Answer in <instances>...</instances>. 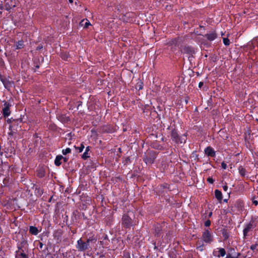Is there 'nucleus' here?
<instances>
[{"label":"nucleus","instance_id":"13d9d810","mask_svg":"<svg viewBox=\"0 0 258 258\" xmlns=\"http://www.w3.org/2000/svg\"><path fill=\"white\" fill-rule=\"evenodd\" d=\"M203 85H204L203 82H200L199 83V88H201L202 87V86H203Z\"/></svg>","mask_w":258,"mask_h":258},{"label":"nucleus","instance_id":"c756f323","mask_svg":"<svg viewBox=\"0 0 258 258\" xmlns=\"http://www.w3.org/2000/svg\"><path fill=\"white\" fill-rule=\"evenodd\" d=\"M14 46L15 47V49H20L24 47V41L23 40H21L16 42Z\"/></svg>","mask_w":258,"mask_h":258},{"label":"nucleus","instance_id":"49530a36","mask_svg":"<svg viewBox=\"0 0 258 258\" xmlns=\"http://www.w3.org/2000/svg\"><path fill=\"white\" fill-rule=\"evenodd\" d=\"M240 255V253H238L237 256H233L230 254H228L226 257V258H238V256Z\"/></svg>","mask_w":258,"mask_h":258},{"label":"nucleus","instance_id":"5fc2aeb1","mask_svg":"<svg viewBox=\"0 0 258 258\" xmlns=\"http://www.w3.org/2000/svg\"><path fill=\"white\" fill-rule=\"evenodd\" d=\"M252 204L253 205H254V206H256L258 205V202H257V201L255 200L254 199H253Z\"/></svg>","mask_w":258,"mask_h":258},{"label":"nucleus","instance_id":"412c9836","mask_svg":"<svg viewBox=\"0 0 258 258\" xmlns=\"http://www.w3.org/2000/svg\"><path fill=\"white\" fill-rule=\"evenodd\" d=\"M208 40L211 41L215 40L217 37V35L215 31H213L210 33H207L204 36Z\"/></svg>","mask_w":258,"mask_h":258},{"label":"nucleus","instance_id":"20e7f679","mask_svg":"<svg viewBox=\"0 0 258 258\" xmlns=\"http://www.w3.org/2000/svg\"><path fill=\"white\" fill-rule=\"evenodd\" d=\"M86 237L84 238L85 242L87 244L88 249H91L92 246L95 244L98 238L97 235L93 232H90L86 235Z\"/></svg>","mask_w":258,"mask_h":258},{"label":"nucleus","instance_id":"79ce46f5","mask_svg":"<svg viewBox=\"0 0 258 258\" xmlns=\"http://www.w3.org/2000/svg\"><path fill=\"white\" fill-rule=\"evenodd\" d=\"M34 67L36 69H39V67H40V66H39V61L38 60H36L35 59L34 60Z\"/></svg>","mask_w":258,"mask_h":258},{"label":"nucleus","instance_id":"8fccbe9b","mask_svg":"<svg viewBox=\"0 0 258 258\" xmlns=\"http://www.w3.org/2000/svg\"><path fill=\"white\" fill-rule=\"evenodd\" d=\"M221 167L223 169H226L227 167V164L224 162H222L221 163Z\"/></svg>","mask_w":258,"mask_h":258},{"label":"nucleus","instance_id":"37998d69","mask_svg":"<svg viewBox=\"0 0 258 258\" xmlns=\"http://www.w3.org/2000/svg\"><path fill=\"white\" fill-rule=\"evenodd\" d=\"M121 7H122V6H121V5H117V6H116L115 10H116V11H117L118 13H121V12H122V10H121Z\"/></svg>","mask_w":258,"mask_h":258},{"label":"nucleus","instance_id":"9d476101","mask_svg":"<svg viewBox=\"0 0 258 258\" xmlns=\"http://www.w3.org/2000/svg\"><path fill=\"white\" fill-rule=\"evenodd\" d=\"M169 188V185L167 183L160 184L156 188V194L159 196H163L165 194V189Z\"/></svg>","mask_w":258,"mask_h":258},{"label":"nucleus","instance_id":"4c0bfd02","mask_svg":"<svg viewBox=\"0 0 258 258\" xmlns=\"http://www.w3.org/2000/svg\"><path fill=\"white\" fill-rule=\"evenodd\" d=\"M75 148L76 149L78 150V152L79 153H81V152H82L83 151L85 147H84V145L83 143H81L80 147H76V146H75Z\"/></svg>","mask_w":258,"mask_h":258},{"label":"nucleus","instance_id":"b1692460","mask_svg":"<svg viewBox=\"0 0 258 258\" xmlns=\"http://www.w3.org/2000/svg\"><path fill=\"white\" fill-rule=\"evenodd\" d=\"M215 192V198L217 199V200L220 202L221 203L222 198H223V195L222 194V192L219 190V189H215L214 191Z\"/></svg>","mask_w":258,"mask_h":258},{"label":"nucleus","instance_id":"f8f14e48","mask_svg":"<svg viewBox=\"0 0 258 258\" xmlns=\"http://www.w3.org/2000/svg\"><path fill=\"white\" fill-rule=\"evenodd\" d=\"M56 118L63 123H67L70 121V118L66 116V114H63L60 111H56Z\"/></svg>","mask_w":258,"mask_h":258},{"label":"nucleus","instance_id":"7c9ffc66","mask_svg":"<svg viewBox=\"0 0 258 258\" xmlns=\"http://www.w3.org/2000/svg\"><path fill=\"white\" fill-rule=\"evenodd\" d=\"M238 170L239 173L242 177H244L245 176L246 173V170L244 167H243L242 166L240 165L238 167Z\"/></svg>","mask_w":258,"mask_h":258},{"label":"nucleus","instance_id":"a878e982","mask_svg":"<svg viewBox=\"0 0 258 258\" xmlns=\"http://www.w3.org/2000/svg\"><path fill=\"white\" fill-rule=\"evenodd\" d=\"M43 190L39 186H36L35 188V194L38 197H41L43 194Z\"/></svg>","mask_w":258,"mask_h":258},{"label":"nucleus","instance_id":"c03bdc74","mask_svg":"<svg viewBox=\"0 0 258 258\" xmlns=\"http://www.w3.org/2000/svg\"><path fill=\"white\" fill-rule=\"evenodd\" d=\"M3 182L4 184V186H7L9 182V179L7 178H5L3 180Z\"/></svg>","mask_w":258,"mask_h":258},{"label":"nucleus","instance_id":"473e14b6","mask_svg":"<svg viewBox=\"0 0 258 258\" xmlns=\"http://www.w3.org/2000/svg\"><path fill=\"white\" fill-rule=\"evenodd\" d=\"M130 17V13H126L125 14H123L122 16L121 19L123 21L127 22L129 21V18Z\"/></svg>","mask_w":258,"mask_h":258},{"label":"nucleus","instance_id":"39448f33","mask_svg":"<svg viewBox=\"0 0 258 258\" xmlns=\"http://www.w3.org/2000/svg\"><path fill=\"white\" fill-rule=\"evenodd\" d=\"M156 158V153L153 151H149L143 155V160L146 164L151 165L154 163Z\"/></svg>","mask_w":258,"mask_h":258},{"label":"nucleus","instance_id":"cd10ccee","mask_svg":"<svg viewBox=\"0 0 258 258\" xmlns=\"http://www.w3.org/2000/svg\"><path fill=\"white\" fill-rule=\"evenodd\" d=\"M63 158V157L62 155H57L56 156L55 159L54 160V164L56 166H59L61 162V160Z\"/></svg>","mask_w":258,"mask_h":258},{"label":"nucleus","instance_id":"f03ea898","mask_svg":"<svg viewBox=\"0 0 258 258\" xmlns=\"http://www.w3.org/2000/svg\"><path fill=\"white\" fill-rule=\"evenodd\" d=\"M23 122L22 115H21L20 117L16 118L15 121L13 122L12 124L9 125V130L10 132L8 135L10 136H13L16 134L18 130L21 128V124Z\"/></svg>","mask_w":258,"mask_h":258},{"label":"nucleus","instance_id":"4d7b16f0","mask_svg":"<svg viewBox=\"0 0 258 258\" xmlns=\"http://www.w3.org/2000/svg\"><path fill=\"white\" fill-rule=\"evenodd\" d=\"M228 187L227 185H225L223 186V189L225 191H227L228 190Z\"/></svg>","mask_w":258,"mask_h":258},{"label":"nucleus","instance_id":"6e6552de","mask_svg":"<svg viewBox=\"0 0 258 258\" xmlns=\"http://www.w3.org/2000/svg\"><path fill=\"white\" fill-rule=\"evenodd\" d=\"M76 247L79 251H85L89 250L85 240L82 238L77 240Z\"/></svg>","mask_w":258,"mask_h":258},{"label":"nucleus","instance_id":"338daca9","mask_svg":"<svg viewBox=\"0 0 258 258\" xmlns=\"http://www.w3.org/2000/svg\"><path fill=\"white\" fill-rule=\"evenodd\" d=\"M212 215V212H209V213L208 214V217L209 218H210Z\"/></svg>","mask_w":258,"mask_h":258},{"label":"nucleus","instance_id":"7ed1b4c3","mask_svg":"<svg viewBox=\"0 0 258 258\" xmlns=\"http://www.w3.org/2000/svg\"><path fill=\"white\" fill-rule=\"evenodd\" d=\"M255 227L256 224L252 218L248 223H245L243 229V238L245 239L248 236L251 235V232Z\"/></svg>","mask_w":258,"mask_h":258},{"label":"nucleus","instance_id":"2eb2a0df","mask_svg":"<svg viewBox=\"0 0 258 258\" xmlns=\"http://www.w3.org/2000/svg\"><path fill=\"white\" fill-rule=\"evenodd\" d=\"M154 235L156 237H159L162 233V226L160 224H156L154 226Z\"/></svg>","mask_w":258,"mask_h":258},{"label":"nucleus","instance_id":"f257e3e1","mask_svg":"<svg viewBox=\"0 0 258 258\" xmlns=\"http://www.w3.org/2000/svg\"><path fill=\"white\" fill-rule=\"evenodd\" d=\"M187 134L185 133L180 136L175 128H172L171 131L170 136L172 141L175 144H183L184 145L187 140Z\"/></svg>","mask_w":258,"mask_h":258},{"label":"nucleus","instance_id":"052dcab7","mask_svg":"<svg viewBox=\"0 0 258 258\" xmlns=\"http://www.w3.org/2000/svg\"><path fill=\"white\" fill-rule=\"evenodd\" d=\"M5 9V5L4 6L3 4L2 3L0 4V10H3Z\"/></svg>","mask_w":258,"mask_h":258},{"label":"nucleus","instance_id":"774afa93","mask_svg":"<svg viewBox=\"0 0 258 258\" xmlns=\"http://www.w3.org/2000/svg\"><path fill=\"white\" fill-rule=\"evenodd\" d=\"M157 109H158L159 111H161V110H162V107H161V106H159V105L157 106Z\"/></svg>","mask_w":258,"mask_h":258},{"label":"nucleus","instance_id":"f704fd0d","mask_svg":"<svg viewBox=\"0 0 258 258\" xmlns=\"http://www.w3.org/2000/svg\"><path fill=\"white\" fill-rule=\"evenodd\" d=\"M61 58L64 60H68V58L70 57V54L68 52H62L61 53L60 55Z\"/></svg>","mask_w":258,"mask_h":258},{"label":"nucleus","instance_id":"bb28decb","mask_svg":"<svg viewBox=\"0 0 258 258\" xmlns=\"http://www.w3.org/2000/svg\"><path fill=\"white\" fill-rule=\"evenodd\" d=\"M255 48V45L253 41H249L247 43V45L245 46V48L247 50L252 51Z\"/></svg>","mask_w":258,"mask_h":258},{"label":"nucleus","instance_id":"6e6d98bb","mask_svg":"<svg viewBox=\"0 0 258 258\" xmlns=\"http://www.w3.org/2000/svg\"><path fill=\"white\" fill-rule=\"evenodd\" d=\"M223 236L224 237L225 239H226L228 238V236L226 233L223 232Z\"/></svg>","mask_w":258,"mask_h":258},{"label":"nucleus","instance_id":"72a5a7b5","mask_svg":"<svg viewBox=\"0 0 258 258\" xmlns=\"http://www.w3.org/2000/svg\"><path fill=\"white\" fill-rule=\"evenodd\" d=\"M250 249L253 252H257L258 251V243H255L252 244L250 246Z\"/></svg>","mask_w":258,"mask_h":258},{"label":"nucleus","instance_id":"09e8293b","mask_svg":"<svg viewBox=\"0 0 258 258\" xmlns=\"http://www.w3.org/2000/svg\"><path fill=\"white\" fill-rule=\"evenodd\" d=\"M124 258H131L130 254L128 252H124Z\"/></svg>","mask_w":258,"mask_h":258},{"label":"nucleus","instance_id":"ddd939ff","mask_svg":"<svg viewBox=\"0 0 258 258\" xmlns=\"http://www.w3.org/2000/svg\"><path fill=\"white\" fill-rule=\"evenodd\" d=\"M0 80L3 83L5 88L7 89L12 87L14 84V83L10 81L9 79L4 77L1 74H0Z\"/></svg>","mask_w":258,"mask_h":258},{"label":"nucleus","instance_id":"e2e57ef3","mask_svg":"<svg viewBox=\"0 0 258 258\" xmlns=\"http://www.w3.org/2000/svg\"><path fill=\"white\" fill-rule=\"evenodd\" d=\"M68 159H69V158H67V157H63V158H62V160H63V162H68Z\"/></svg>","mask_w":258,"mask_h":258},{"label":"nucleus","instance_id":"bf43d9fd","mask_svg":"<svg viewBox=\"0 0 258 258\" xmlns=\"http://www.w3.org/2000/svg\"><path fill=\"white\" fill-rule=\"evenodd\" d=\"M39 248L41 249H42L43 247V246H44V244L42 242H39Z\"/></svg>","mask_w":258,"mask_h":258},{"label":"nucleus","instance_id":"5701e85b","mask_svg":"<svg viewBox=\"0 0 258 258\" xmlns=\"http://www.w3.org/2000/svg\"><path fill=\"white\" fill-rule=\"evenodd\" d=\"M29 232L30 234L33 235H37L40 232L38 228L34 226H30Z\"/></svg>","mask_w":258,"mask_h":258},{"label":"nucleus","instance_id":"f3484780","mask_svg":"<svg viewBox=\"0 0 258 258\" xmlns=\"http://www.w3.org/2000/svg\"><path fill=\"white\" fill-rule=\"evenodd\" d=\"M218 250H214L213 252V254L215 256H217L218 257H223L225 255L226 252L224 248H217Z\"/></svg>","mask_w":258,"mask_h":258},{"label":"nucleus","instance_id":"a19ab883","mask_svg":"<svg viewBox=\"0 0 258 258\" xmlns=\"http://www.w3.org/2000/svg\"><path fill=\"white\" fill-rule=\"evenodd\" d=\"M223 43L226 46H228L230 44V40L228 38H224L223 39Z\"/></svg>","mask_w":258,"mask_h":258},{"label":"nucleus","instance_id":"aec40b11","mask_svg":"<svg viewBox=\"0 0 258 258\" xmlns=\"http://www.w3.org/2000/svg\"><path fill=\"white\" fill-rule=\"evenodd\" d=\"M37 176L42 178L45 176L46 170L44 167H38L36 171Z\"/></svg>","mask_w":258,"mask_h":258},{"label":"nucleus","instance_id":"6ab92c4d","mask_svg":"<svg viewBox=\"0 0 258 258\" xmlns=\"http://www.w3.org/2000/svg\"><path fill=\"white\" fill-rule=\"evenodd\" d=\"M101 132L102 133H113L115 130L111 125H105L101 127Z\"/></svg>","mask_w":258,"mask_h":258},{"label":"nucleus","instance_id":"a18cd8bd","mask_svg":"<svg viewBox=\"0 0 258 258\" xmlns=\"http://www.w3.org/2000/svg\"><path fill=\"white\" fill-rule=\"evenodd\" d=\"M207 181L210 183H211V184H213L214 182V179L211 177H209L207 179Z\"/></svg>","mask_w":258,"mask_h":258},{"label":"nucleus","instance_id":"864d4df0","mask_svg":"<svg viewBox=\"0 0 258 258\" xmlns=\"http://www.w3.org/2000/svg\"><path fill=\"white\" fill-rule=\"evenodd\" d=\"M203 247L204 244H202L201 245H200L199 247H198V249H199L200 251H203L204 250Z\"/></svg>","mask_w":258,"mask_h":258},{"label":"nucleus","instance_id":"1a4fd4ad","mask_svg":"<svg viewBox=\"0 0 258 258\" xmlns=\"http://www.w3.org/2000/svg\"><path fill=\"white\" fill-rule=\"evenodd\" d=\"M17 0H5V9L11 12L13 8L17 6Z\"/></svg>","mask_w":258,"mask_h":258},{"label":"nucleus","instance_id":"393cba45","mask_svg":"<svg viewBox=\"0 0 258 258\" xmlns=\"http://www.w3.org/2000/svg\"><path fill=\"white\" fill-rule=\"evenodd\" d=\"M151 146L153 148L156 149V150H164L163 146H162L161 145L159 144V143H158L156 142H153L151 144Z\"/></svg>","mask_w":258,"mask_h":258},{"label":"nucleus","instance_id":"c9c22d12","mask_svg":"<svg viewBox=\"0 0 258 258\" xmlns=\"http://www.w3.org/2000/svg\"><path fill=\"white\" fill-rule=\"evenodd\" d=\"M143 88V85L142 82H138L136 85V89L138 90H142Z\"/></svg>","mask_w":258,"mask_h":258},{"label":"nucleus","instance_id":"0eeeda50","mask_svg":"<svg viewBox=\"0 0 258 258\" xmlns=\"http://www.w3.org/2000/svg\"><path fill=\"white\" fill-rule=\"evenodd\" d=\"M121 225L124 229H130L133 226V220L127 214H124L121 218Z\"/></svg>","mask_w":258,"mask_h":258},{"label":"nucleus","instance_id":"2f4dec72","mask_svg":"<svg viewBox=\"0 0 258 258\" xmlns=\"http://www.w3.org/2000/svg\"><path fill=\"white\" fill-rule=\"evenodd\" d=\"M180 42V39L179 37L175 38L169 42L171 45H174L175 46H178Z\"/></svg>","mask_w":258,"mask_h":258},{"label":"nucleus","instance_id":"69168bd1","mask_svg":"<svg viewBox=\"0 0 258 258\" xmlns=\"http://www.w3.org/2000/svg\"><path fill=\"white\" fill-rule=\"evenodd\" d=\"M130 160V157H126L125 160L126 163H127Z\"/></svg>","mask_w":258,"mask_h":258},{"label":"nucleus","instance_id":"680f3d73","mask_svg":"<svg viewBox=\"0 0 258 258\" xmlns=\"http://www.w3.org/2000/svg\"><path fill=\"white\" fill-rule=\"evenodd\" d=\"M78 106H77V109H79V107L80 106L82 105V102L81 101H79L78 102Z\"/></svg>","mask_w":258,"mask_h":258},{"label":"nucleus","instance_id":"ea45409f","mask_svg":"<svg viewBox=\"0 0 258 258\" xmlns=\"http://www.w3.org/2000/svg\"><path fill=\"white\" fill-rule=\"evenodd\" d=\"M16 119V118H14L13 117H11L10 118H8L7 120H6V121L8 124H9V125H11V124H12L13 122H14V121H15Z\"/></svg>","mask_w":258,"mask_h":258},{"label":"nucleus","instance_id":"423d86ee","mask_svg":"<svg viewBox=\"0 0 258 258\" xmlns=\"http://www.w3.org/2000/svg\"><path fill=\"white\" fill-rule=\"evenodd\" d=\"M204 242L207 244H210L214 241L213 233L210 229H205L202 232L201 237Z\"/></svg>","mask_w":258,"mask_h":258},{"label":"nucleus","instance_id":"9b49d317","mask_svg":"<svg viewBox=\"0 0 258 258\" xmlns=\"http://www.w3.org/2000/svg\"><path fill=\"white\" fill-rule=\"evenodd\" d=\"M11 104L8 102H5L4 104V107L3 108L2 113L5 118H6L10 115L11 111L10 110V107Z\"/></svg>","mask_w":258,"mask_h":258},{"label":"nucleus","instance_id":"58836bf2","mask_svg":"<svg viewBox=\"0 0 258 258\" xmlns=\"http://www.w3.org/2000/svg\"><path fill=\"white\" fill-rule=\"evenodd\" d=\"M16 119V118H14L13 117H11L10 118H8L7 120H6V121L8 124H9V125H11V124H12L13 122H14V121H15Z\"/></svg>","mask_w":258,"mask_h":258},{"label":"nucleus","instance_id":"a211bd4d","mask_svg":"<svg viewBox=\"0 0 258 258\" xmlns=\"http://www.w3.org/2000/svg\"><path fill=\"white\" fill-rule=\"evenodd\" d=\"M26 250H17L15 252V258H29Z\"/></svg>","mask_w":258,"mask_h":258},{"label":"nucleus","instance_id":"0e129e2a","mask_svg":"<svg viewBox=\"0 0 258 258\" xmlns=\"http://www.w3.org/2000/svg\"><path fill=\"white\" fill-rule=\"evenodd\" d=\"M208 212V210L205 211V213L203 214V216L205 218H207V212Z\"/></svg>","mask_w":258,"mask_h":258},{"label":"nucleus","instance_id":"c85d7f7f","mask_svg":"<svg viewBox=\"0 0 258 258\" xmlns=\"http://www.w3.org/2000/svg\"><path fill=\"white\" fill-rule=\"evenodd\" d=\"M90 147L87 146L85 149V151L84 152V153L82 155V158L83 160H86L90 157V156L89 155V153H88V152L90 151Z\"/></svg>","mask_w":258,"mask_h":258},{"label":"nucleus","instance_id":"3c124183","mask_svg":"<svg viewBox=\"0 0 258 258\" xmlns=\"http://www.w3.org/2000/svg\"><path fill=\"white\" fill-rule=\"evenodd\" d=\"M91 24L90 23V22L87 20L86 22H85V24H84V28H87L88 26L90 25Z\"/></svg>","mask_w":258,"mask_h":258},{"label":"nucleus","instance_id":"de8ad7c7","mask_svg":"<svg viewBox=\"0 0 258 258\" xmlns=\"http://www.w3.org/2000/svg\"><path fill=\"white\" fill-rule=\"evenodd\" d=\"M211 224V222L210 220H207L205 222V226L206 227H209L210 226Z\"/></svg>","mask_w":258,"mask_h":258},{"label":"nucleus","instance_id":"e433bc0d","mask_svg":"<svg viewBox=\"0 0 258 258\" xmlns=\"http://www.w3.org/2000/svg\"><path fill=\"white\" fill-rule=\"evenodd\" d=\"M71 151L72 150L70 148H67L62 150V153L63 155H66L67 154L70 153Z\"/></svg>","mask_w":258,"mask_h":258},{"label":"nucleus","instance_id":"dca6fc26","mask_svg":"<svg viewBox=\"0 0 258 258\" xmlns=\"http://www.w3.org/2000/svg\"><path fill=\"white\" fill-rule=\"evenodd\" d=\"M204 152L205 154L208 157L214 158L216 156V152L211 146H208L204 150Z\"/></svg>","mask_w":258,"mask_h":258},{"label":"nucleus","instance_id":"603ef678","mask_svg":"<svg viewBox=\"0 0 258 258\" xmlns=\"http://www.w3.org/2000/svg\"><path fill=\"white\" fill-rule=\"evenodd\" d=\"M43 48V45L41 44H39L37 47L36 50H40Z\"/></svg>","mask_w":258,"mask_h":258},{"label":"nucleus","instance_id":"4be33fe9","mask_svg":"<svg viewBox=\"0 0 258 258\" xmlns=\"http://www.w3.org/2000/svg\"><path fill=\"white\" fill-rule=\"evenodd\" d=\"M183 52L189 55H192L195 53V50L192 47L189 46H185L183 48Z\"/></svg>","mask_w":258,"mask_h":258},{"label":"nucleus","instance_id":"4468645a","mask_svg":"<svg viewBox=\"0 0 258 258\" xmlns=\"http://www.w3.org/2000/svg\"><path fill=\"white\" fill-rule=\"evenodd\" d=\"M28 245L27 240L23 236L20 241L17 244L18 250H26V249H28Z\"/></svg>","mask_w":258,"mask_h":258}]
</instances>
